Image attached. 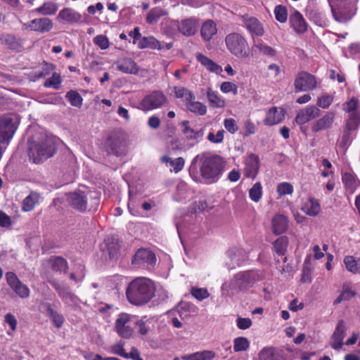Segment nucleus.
<instances>
[{"instance_id":"obj_1","label":"nucleus","mask_w":360,"mask_h":360,"mask_svg":"<svg viewBox=\"0 0 360 360\" xmlns=\"http://www.w3.org/2000/svg\"><path fill=\"white\" fill-rule=\"evenodd\" d=\"M66 195L68 204L79 212L96 211L100 203L99 193L95 190L77 189Z\"/></svg>"},{"instance_id":"obj_2","label":"nucleus","mask_w":360,"mask_h":360,"mask_svg":"<svg viewBox=\"0 0 360 360\" xmlns=\"http://www.w3.org/2000/svg\"><path fill=\"white\" fill-rule=\"evenodd\" d=\"M263 272L259 270L242 271L236 274L233 277L225 282L221 287L223 291H227L231 295L240 292H246L254 285L263 279Z\"/></svg>"},{"instance_id":"obj_3","label":"nucleus","mask_w":360,"mask_h":360,"mask_svg":"<svg viewBox=\"0 0 360 360\" xmlns=\"http://www.w3.org/2000/svg\"><path fill=\"white\" fill-rule=\"evenodd\" d=\"M155 288L153 281L148 278L141 277L132 281L126 292L127 297L130 303L134 305H142L148 302L154 296Z\"/></svg>"},{"instance_id":"obj_4","label":"nucleus","mask_w":360,"mask_h":360,"mask_svg":"<svg viewBox=\"0 0 360 360\" xmlns=\"http://www.w3.org/2000/svg\"><path fill=\"white\" fill-rule=\"evenodd\" d=\"M198 158L200 162L201 176L208 183L217 181L225 168L226 162L224 158L218 155L203 153L201 155H197L193 159L192 164H194Z\"/></svg>"},{"instance_id":"obj_5","label":"nucleus","mask_w":360,"mask_h":360,"mask_svg":"<svg viewBox=\"0 0 360 360\" xmlns=\"http://www.w3.org/2000/svg\"><path fill=\"white\" fill-rule=\"evenodd\" d=\"M56 152L53 140L45 134H40L37 140L33 141L29 148V157L34 163L41 162L52 157Z\"/></svg>"},{"instance_id":"obj_6","label":"nucleus","mask_w":360,"mask_h":360,"mask_svg":"<svg viewBox=\"0 0 360 360\" xmlns=\"http://www.w3.org/2000/svg\"><path fill=\"white\" fill-rule=\"evenodd\" d=\"M225 43L229 52L239 58L249 56L248 43L245 38L238 32H232L225 37Z\"/></svg>"},{"instance_id":"obj_7","label":"nucleus","mask_w":360,"mask_h":360,"mask_svg":"<svg viewBox=\"0 0 360 360\" xmlns=\"http://www.w3.org/2000/svg\"><path fill=\"white\" fill-rule=\"evenodd\" d=\"M105 150L108 154L120 156L125 153L124 139L117 133L111 134L105 142Z\"/></svg>"},{"instance_id":"obj_8","label":"nucleus","mask_w":360,"mask_h":360,"mask_svg":"<svg viewBox=\"0 0 360 360\" xmlns=\"http://www.w3.org/2000/svg\"><path fill=\"white\" fill-rule=\"evenodd\" d=\"M131 316L128 314H121L115 321V330L117 333L123 338L129 339L134 333V329L131 326Z\"/></svg>"},{"instance_id":"obj_9","label":"nucleus","mask_w":360,"mask_h":360,"mask_svg":"<svg viewBox=\"0 0 360 360\" xmlns=\"http://www.w3.org/2000/svg\"><path fill=\"white\" fill-rule=\"evenodd\" d=\"M294 85L296 91H311L316 87V79L314 75L302 72L296 77Z\"/></svg>"},{"instance_id":"obj_10","label":"nucleus","mask_w":360,"mask_h":360,"mask_svg":"<svg viewBox=\"0 0 360 360\" xmlns=\"http://www.w3.org/2000/svg\"><path fill=\"white\" fill-rule=\"evenodd\" d=\"M156 257L155 254L145 248L138 250L134 255L131 263L136 267H144L146 265H153L155 264Z\"/></svg>"},{"instance_id":"obj_11","label":"nucleus","mask_w":360,"mask_h":360,"mask_svg":"<svg viewBox=\"0 0 360 360\" xmlns=\"http://www.w3.org/2000/svg\"><path fill=\"white\" fill-rule=\"evenodd\" d=\"M166 101L165 96L159 91H155L146 96L141 102V109L147 111L162 106Z\"/></svg>"},{"instance_id":"obj_12","label":"nucleus","mask_w":360,"mask_h":360,"mask_svg":"<svg viewBox=\"0 0 360 360\" xmlns=\"http://www.w3.org/2000/svg\"><path fill=\"white\" fill-rule=\"evenodd\" d=\"M49 283L57 291L63 302L69 304H76L77 303L78 297L70 291L68 286L60 284L56 280L49 281Z\"/></svg>"},{"instance_id":"obj_13","label":"nucleus","mask_w":360,"mask_h":360,"mask_svg":"<svg viewBox=\"0 0 360 360\" xmlns=\"http://www.w3.org/2000/svg\"><path fill=\"white\" fill-rule=\"evenodd\" d=\"M321 115V110L315 105H309L299 110L295 122L299 125H304L311 120H314Z\"/></svg>"},{"instance_id":"obj_14","label":"nucleus","mask_w":360,"mask_h":360,"mask_svg":"<svg viewBox=\"0 0 360 360\" xmlns=\"http://www.w3.org/2000/svg\"><path fill=\"white\" fill-rule=\"evenodd\" d=\"M243 25L252 35L261 37L264 33L262 24L255 17L248 15L240 16Z\"/></svg>"},{"instance_id":"obj_15","label":"nucleus","mask_w":360,"mask_h":360,"mask_svg":"<svg viewBox=\"0 0 360 360\" xmlns=\"http://www.w3.org/2000/svg\"><path fill=\"white\" fill-rule=\"evenodd\" d=\"M335 116L333 112H328L322 117L316 120L311 124V129L312 132L317 134L321 131L330 129L334 122Z\"/></svg>"},{"instance_id":"obj_16","label":"nucleus","mask_w":360,"mask_h":360,"mask_svg":"<svg viewBox=\"0 0 360 360\" xmlns=\"http://www.w3.org/2000/svg\"><path fill=\"white\" fill-rule=\"evenodd\" d=\"M259 166V158L258 155L253 153L250 154L245 160V176L254 179L258 174Z\"/></svg>"},{"instance_id":"obj_17","label":"nucleus","mask_w":360,"mask_h":360,"mask_svg":"<svg viewBox=\"0 0 360 360\" xmlns=\"http://www.w3.org/2000/svg\"><path fill=\"white\" fill-rule=\"evenodd\" d=\"M346 327L343 320H340L331 336L330 345L335 350H339L343 345Z\"/></svg>"},{"instance_id":"obj_18","label":"nucleus","mask_w":360,"mask_h":360,"mask_svg":"<svg viewBox=\"0 0 360 360\" xmlns=\"http://www.w3.org/2000/svg\"><path fill=\"white\" fill-rule=\"evenodd\" d=\"M199 26L198 20L195 18L182 20L178 25V30L184 35L191 37L194 35Z\"/></svg>"},{"instance_id":"obj_19","label":"nucleus","mask_w":360,"mask_h":360,"mask_svg":"<svg viewBox=\"0 0 360 360\" xmlns=\"http://www.w3.org/2000/svg\"><path fill=\"white\" fill-rule=\"evenodd\" d=\"M27 28L41 33L47 32L53 28V22L47 18H37L30 21Z\"/></svg>"},{"instance_id":"obj_20","label":"nucleus","mask_w":360,"mask_h":360,"mask_svg":"<svg viewBox=\"0 0 360 360\" xmlns=\"http://www.w3.org/2000/svg\"><path fill=\"white\" fill-rule=\"evenodd\" d=\"M117 68L127 74H136L139 68L136 63L131 58H124L116 62Z\"/></svg>"},{"instance_id":"obj_21","label":"nucleus","mask_w":360,"mask_h":360,"mask_svg":"<svg viewBox=\"0 0 360 360\" xmlns=\"http://www.w3.org/2000/svg\"><path fill=\"white\" fill-rule=\"evenodd\" d=\"M288 221L285 216L276 214L272 219L273 232L276 235H280L288 229Z\"/></svg>"},{"instance_id":"obj_22","label":"nucleus","mask_w":360,"mask_h":360,"mask_svg":"<svg viewBox=\"0 0 360 360\" xmlns=\"http://www.w3.org/2000/svg\"><path fill=\"white\" fill-rule=\"evenodd\" d=\"M217 32V25L212 20H206L201 27L200 34L206 41H210Z\"/></svg>"},{"instance_id":"obj_23","label":"nucleus","mask_w":360,"mask_h":360,"mask_svg":"<svg viewBox=\"0 0 360 360\" xmlns=\"http://www.w3.org/2000/svg\"><path fill=\"white\" fill-rule=\"evenodd\" d=\"M290 22L294 30L298 33H304L307 31V25L302 15L298 11H295L290 17Z\"/></svg>"},{"instance_id":"obj_24","label":"nucleus","mask_w":360,"mask_h":360,"mask_svg":"<svg viewBox=\"0 0 360 360\" xmlns=\"http://www.w3.org/2000/svg\"><path fill=\"white\" fill-rule=\"evenodd\" d=\"M47 262L53 271L66 273L68 269V262L62 257L52 256Z\"/></svg>"},{"instance_id":"obj_25","label":"nucleus","mask_w":360,"mask_h":360,"mask_svg":"<svg viewBox=\"0 0 360 360\" xmlns=\"http://www.w3.org/2000/svg\"><path fill=\"white\" fill-rule=\"evenodd\" d=\"M356 295L352 290V284L350 282L344 283L340 295L335 300L333 304H338L342 301H349Z\"/></svg>"},{"instance_id":"obj_26","label":"nucleus","mask_w":360,"mask_h":360,"mask_svg":"<svg viewBox=\"0 0 360 360\" xmlns=\"http://www.w3.org/2000/svg\"><path fill=\"white\" fill-rule=\"evenodd\" d=\"M259 360H285L282 353L274 347H264L259 353Z\"/></svg>"},{"instance_id":"obj_27","label":"nucleus","mask_w":360,"mask_h":360,"mask_svg":"<svg viewBox=\"0 0 360 360\" xmlns=\"http://www.w3.org/2000/svg\"><path fill=\"white\" fill-rule=\"evenodd\" d=\"M81 15L71 8H63L59 12L58 18L69 23L77 22L81 20Z\"/></svg>"},{"instance_id":"obj_28","label":"nucleus","mask_w":360,"mask_h":360,"mask_svg":"<svg viewBox=\"0 0 360 360\" xmlns=\"http://www.w3.org/2000/svg\"><path fill=\"white\" fill-rule=\"evenodd\" d=\"M283 117V114L281 111L278 112L277 108H271L266 113L265 120H264V124L271 126L281 122Z\"/></svg>"},{"instance_id":"obj_29","label":"nucleus","mask_w":360,"mask_h":360,"mask_svg":"<svg viewBox=\"0 0 360 360\" xmlns=\"http://www.w3.org/2000/svg\"><path fill=\"white\" fill-rule=\"evenodd\" d=\"M215 356V353L212 351L205 350L200 352H195L188 355L181 356L182 360H212Z\"/></svg>"},{"instance_id":"obj_30","label":"nucleus","mask_w":360,"mask_h":360,"mask_svg":"<svg viewBox=\"0 0 360 360\" xmlns=\"http://www.w3.org/2000/svg\"><path fill=\"white\" fill-rule=\"evenodd\" d=\"M0 41L2 44L7 48L13 50L18 49L21 47V42L19 39L12 34H3L0 37Z\"/></svg>"},{"instance_id":"obj_31","label":"nucleus","mask_w":360,"mask_h":360,"mask_svg":"<svg viewBox=\"0 0 360 360\" xmlns=\"http://www.w3.org/2000/svg\"><path fill=\"white\" fill-rule=\"evenodd\" d=\"M346 269L354 274H360V258L355 259L353 256H346L344 258Z\"/></svg>"},{"instance_id":"obj_32","label":"nucleus","mask_w":360,"mask_h":360,"mask_svg":"<svg viewBox=\"0 0 360 360\" xmlns=\"http://www.w3.org/2000/svg\"><path fill=\"white\" fill-rule=\"evenodd\" d=\"M302 210L309 216H316L320 212V205L316 200L310 197L309 202L303 205Z\"/></svg>"},{"instance_id":"obj_33","label":"nucleus","mask_w":360,"mask_h":360,"mask_svg":"<svg viewBox=\"0 0 360 360\" xmlns=\"http://www.w3.org/2000/svg\"><path fill=\"white\" fill-rule=\"evenodd\" d=\"M139 47L140 49L150 48L153 49L161 50L160 42L153 37H144L139 41Z\"/></svg>"},{"instance_id":"obj_34","label":"nucleus","mask_w":360,"mask_h":360,"mask_svg":"<svg viewBox=\"0 0 360 360\" xmlns=\"http://www.w3.org/2000/svg\"><path fill=\"white\" fill-rule=\"evenodd\" d=\"M197 60L205 67L207 68V70L212 72H218L219 71H221L222 68L221 66L215 63L213 60L204 56L202 53H198Z\"/></svg>"},{"instance_id":"obj_35","label":"nucleus","mask_w":360,"mask_h":360,"mask_svg":"<svg viewBox=\"0 0 360 360\" xmlns=\"http://www.w3.org/2000/svg\"><path fill=\"white\" fill-rule=\"evenodd\" d=\"M167 14V11L161 7L153 8L147 14L146 22L150 25L155 24L161 17Z\"/></svg>"},{"instance_id":"obj_36","label":"nucleus","mask_w":360,"mask_h":360,"mask_svg":"<svg viewBox=\"0 0 360 360\" xmlns=\"http://www.w3.org/2000/svg\"><path fill=\"white\" fill-rule=\"evenodd\" d=\"M207 97L211 106L219 108L225 107V101L220 98L211 88H208L207 90Z\"/></svg>"},{"instance_id":"obj_37","label":"nucleus","mask_w":360,"mask_h":360,"mask_svg":"<svg viewBox=\"0 0 360 360\" xmlns=\"http://www.w3.org/2000/svg\"><path fill=\"white\" fill-rule=\"evenodd\" d=\"M288 245V238L286 236H281L274 243V251L278 255L283 256L285 254Z\"/></svg>"},{"instance_id":"obj_38","label":"nucleus","mask_w":360,"mask_h":360,"mask_svg":"<svg viewBox=\"0 0 360 360\" xmlns=\"http://www.w3.org/2000/svg\"><path fill=\"white\" fill-rule=\"evenodd\" d=\"M46 315L51 319L55 326L60 328L64 322L63 316L53 310L49 304H46Z\"/></svg>"},{"instance_id":"obj_39","label":"nucleus","mask_w":360,"mask_h":360,"mask_svg":"<svg viewBox=\"0 0 360 360\" xmlns=\"http://www.w3.org/2000/svg\"><path fill=\"white\" fill-rule=\"evenodd\" d=\"M228 254L231 261V264H227L229 269H233L236 266H239L245 259L242 251L230 250Z\"/></svg>"},{"instance_id":"obj_40","label":"nucleus","mask_w":360,"mask_h":360,"mask_svg":"<svg viewBox=\"0 0 360 360\" xmlns=\"http://www.w3.org/2000/svg\"><path fill=\"white\" fill-rule=\"evenodd\" d=\"M161 160L162 162L169 163L175 172H180L184 168L185 164L184 159L181 157L172 160L168 156H163Z\"/></svg>"},{"instance_id":"obj_41","label":"nucleus","mask_w":360,"mask_h":360,"mask_svg":"<svg viewBox=\"0 0 360 360\" xmlns=\"http://www.w3.org/2000/svg\"><path fill=\"white\" fill-rule=\"evenodd\" d=\"M57 10V4L52 1L45 2L41 6L37 8V11L44 15H53Z\"/></svg>"},{"instance_id":"obj_42","label":"nucleus","mask_w":360,"mask_h":360,"mask_svg":"<svg viewBox=\"0 0 360 360\" xmlns=\"http://www.w3.org/2000/svg\"><path fill=\"white\" fill-rule=\"evenodd\" d=\"M38 200L39 196L37 193L32 192L24 199L22 202V210L25 212H30L32 210Z\"/></svg>"},{"instance_id":"obj_43","label":"nucleus","mask_w":360,"mask_h":360,"mask_svg":"<svg viewBox=\"0 0 360 360\" xmlns=\"http://www.w3.org/2000/svg\"><path fill=\"white\" fill-rule=\"evenodd\" d=\"M187 104V108L191 112L198 114L200 115H204L207 112V107L202 103L199 101H188Z\"/></svg>"},{"instance_id":"obj_44","label":"nucleus","mask_w":360,"mask_h":360,"mask_svg":"<svg viewBox=\"0 0 360 360\" xmlns=\"http://www.w3.org/2000/svg\"><path fill=\"white\" fill-rule=\"evenodd\" d=\"M250 347V342L244 337L236 338L233 341V349L236 352L247 350Z\"/></svg>"},{"instance_id":"obj_45","label":"nucleus","mask_w":360,"mask_h":360,"mask_svg":"<svg viewBox=\"0 0 360 360\" xmlns=\"http://www.w3.org/2000/svg\"><path fill=\"white\" fill-rule=\"evenodd\" d=\"M65 97L68 99L72 106L80 108L82 105V98L76 91L71 90L68 91Z\"/></svg>"},{"instance_id":"obj_46","label":"nucleus","mask_w":360,"mask_h":360,"mask_svg":"<svg viewBox=\"0 0 360 360\" xmlns=\"http://www.w3.org/2000/svg\"><path fill=\"white\" fill-rule=\"evenodd\" d=\"M262 186L260 182L255 183L249 191V195L254 202H259L262 198Z\"/></svg>"},{"instance_id":"obj_47","label":"nucleus","mask_w":360,"mask_h":360,"mask_svg":"<svg viewBox=\"0 0 360 360\" xmlns=\"http://www.w3.org/2000/svg\"><path fill=\"white\" fill-rule=\"evenodd\" d=\"M174 94L176 98H185L186 101H191L194 98L193 93L185 87H175Z\"/></svg>"},{"instance_id":"obj_48","label":"nucleus","mask_w":360,"mask_h":360,"mask_svg":"<svg viewBox=\"0 0 360 360\" xmlns=\"http://www.w3.org/2000/svg\"><path fill=\"white\" fill-rule=\"evenodd\" d=\"M360 124V116L356 112H352L347 121L345 129L350 131L356 130Z\"/></svg>"},{"instance_id":"obj_49","label":"nucleus","mask_w":360,"mask_h":360,"mask_svg":"<svg viewBox=\"0 0 360 360\" xmlns=\"http://www.w3.org/2000/svg\"><path fill=\"white\" fill-rule=\"evenodd\" d=\"M274 14L276 19L278 22L281 23L286 22L288 18V12L286 7L282 5L276 6L274 9Z\"/></svg>"},{"instance_id":"obj_50","label":"nucleus","mask_w":360,"mask_h":360,"mask_svg":"<svg viewBox=\"0 0 360 360\" xmlns=\"http://www.w3.org/2000/svg\"><path fill=\"white\" fill-rule=\"evenodd\" d=\"M342 181L347 189L353 193L356 186V180L354 176L349 172H345L342 175Z\"/></svg>"},{"instance_id":"obj_51","label":"nucleus","mask_w":360,"mask_h":360,"mask_svg":"<svg viewBox=\"0 0 360 360\" xmlns=\"http://www.w3.org/2000/svg\"><path fill=\"white\" fill-rule=\"evenodd\" d=\"M12 290L21 298H27L30 295L28 287L20 281Z\"/></svg>"},{"instance_id":"obj_52","label":"nucleus","mask_w":360,"mask_h":360,"mask_svg":"<svg viewBox=\"0 0 360 360\" xmlns=\"http://www.w3.org/2000/svg\"><path fill=\"white\" fill-rule=\"evenodd\" d=\"M61 83V78L60 75L57 73H53L52 77L49 78L44 82V86L46 87H53L55 89H58L60 87V84Z\"/></svg>"},{"instance_id":"obj_53","label":"nucleus","mask_w":360,"mask_h":360,"mask_svg":"<svg viewBox=\"0 0 360 360\" xmlns=\"http://www.w3.org/2000/svg\"><path fill=\"white\" fill-rule=\"evenodd\" d=\"M276 191L280 195H291L293 193V186L288 182L278 184Z\"/></svg>"},{"instance_id":"obj_54","label":"nucleus","mask_w":360,"mask_h":360,"mask_svg":"<svg viewBox=\"0 0 360 360\" xmlns=\"http://www.w3.org/2000/svg\"><path fill=\"white\" fill-rule=\"evenodd\" d=\"M256 49H257L261 53L266 56H274L276 55V51L271 46L264 44L262 43H257L255 44Z\"/></svg>"},{"instance_id":"obj_55","label":"nucleus","mask_w":360,"mask_h":360,"mask_svg":"<svg viewBox=\"0 0 360 360\" xmlns=\"http://www.w3.org/2000/svg\"><path fill=\"white\" fill-rule=\"evenodd\" d=\"M54 68L55 66L51 63H45L42 67L41 70L38 72H35L34 77L35 79L44 78L50 75Z\"/></svg>"},{"instance_id":"obj_56","label":"nucleus","mask_w":360,"mask_h":360,"mask_svg":"<svg viewBox=\"0 0 360 360\" xmlns=\"http://www.w3.org/2000/svg\"><path fill=\"white\" fill-rule=\"evenodd\" d=\"M333 97L330 95L326 94L319 98L317 105L323 109L328 108L333 103Z\"/></svg>"},{"instance_id":"obj_57","label":"nucleus","mask_w":360,"mask_h":360,"mask_svg":"<svg viewBox=\"0 0 360 360\" xmlns=\"http://www.w3.org/2000/svg\"><path fill=\"white\" fill-rule=\"evenodd\" d=\"M191 295L200 301L208 297L210 295L206 289L198 288H192Z\"/></svg>"},{"instance_id":"obj_58","label":"nucleus","mask_w":360,"mask_h":360,"mask_svg":"<svg viewBox=\"0 0 360 360\" xmlns=\"http://www.w3.org/2000/svg\"><path fill=\"white\" fill-rule=\"evenodd\" d=\"M204 135V129H200L199 130H195L191 128L188 134L186 137L188 141H196L198 142Z\"/></svg>"},{"instance_id":"obj_59","label":"nucleus","mask_w":360,"mask_h":360,"mask_svg":"<svg viewBox=\"0 0 360 360\" xmlns=\"http://www.w3.org/2000/svg\"><path fill=\"white\" fill-rule=\"evenodd\" d=\"M220 89L224 93H229L233 92L234 95H236L238 93V87L237 86L230 82H224L221 83Z\"/></svg>"},{"instance_id":"obj_60","label":"nucleus","mask_w":360,"mask_h":360,"mask_svg":"<svg viewBox=\"0 0 360 360\" xmlns=\"http://www.w3.org/2000/svg\"><path fill=\"white\" fill-rule=\"evenodd\" d=\"M224 130H219L217 134L212 132L209 133L207 140L213 143H220L224 140Z\"/></svg>"},{"instance_id":"obj_61","label":"nucleus","mask_w":360,"mask_h":360,"mask_svg":"<svg viewBox=\"0 0 360 360\" xmlns=\"http://www.w3.org/2000/svg\"><path fill=\"white\" fill-rule=\"evenodd\" d=\"M111 352L114 354L119 355L124 358L127 356V352L124 349V343L121 341L111 347Z\"/></svg>"},{"instance_id":"obj_62","label":"nucleus","mask_w":360,"mask_h":360,"mask_svg":"<svg viewBox=\"0 0 360 360\" xmlns=\"http://www.w3.org/2000/svg\"><path fill=\"white\" fill-rule=\"evenodd\" d=\"M94 42L102 49H105L109 46L108 39L103 35L96 36L94 39Z\"/></svg>"},{"instance_id":"obj_63","label":"nucleus","mask_w":360,"mask_h":360,"mask_svg":"<svg viewBox=\"0 0 360 360\" xmlns=\"http://www.w3.org/2000/svg\"><path fill=\"white\" fill-rule=\"evenodd\" d=\"M6 279L11 289L15 287V285L20 282V280L18 278L16 274L11 271L6 274Z\"/></svg>"},{"instance_id":"obj_64","label":"nucleus","mask_w":360,"mask_h":360,"mask_svg":"<svg viewBox=\"0 0 360 360\" xmlns=\"http://www.w3.org/2000/svg\"><path fill=\"white\" fill-rule=\"evenodd\" d=\"M224 124L225 128L231 134H234L238 129L236 122L233 118L226 119Z\"/></svg>"}]
</instances>
